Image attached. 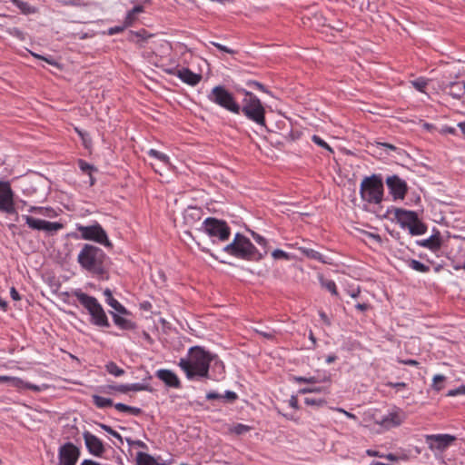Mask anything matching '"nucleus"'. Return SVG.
<instances>
[{"mask_svg": "<svg viewBox=\"0 0 465 465\" xmlns=\"http://www.w3.org/2000/svg\"><path fill=\"white\" fill-rule=\"evenodd\" d=\"M143 11V5H135L132 10H130L125 17L124 24L125 26L131 25L135 20V15L142 13Z\"/></svg>", "mask_w": 465, "mask_h": 465, "instance_id": "473e14b6", "label": "nucleus"}, {"mask_svg": "<svg viewBox=\"0 0 465 465\" xmlns=\"http://www.w3.org/2000/svg\"><path fill=\"white\" fill-rule=\"evenodd\" d=\"M74 296L77 298L79 302L89 312L92 317V322L94 325L100 327L110 326L107 316L96 298L89 296L81 291H75Z\"/></svg>", "mask_w": 465, "mask_h": 465, "instance_id": "39448f33", "label": "nucleus"}, {"mask_svg": "<svg viewBox=\"0 0 465 465\" xmlns=\"http://www.w3.org/2000/svg\"><path fill=\"white\" fill-rule=\"evenodd\" d=\"M105 369H106V371H107L110 374H112V375H114V376H115V377H119V376H122V375H124V369H122V368H120V367H118V366L116 365V363H115V362H114V361H109V362L105 365Z\"/></svg>", "mask_w": 465, "mask_h": 465, "instance_id": "f704fd0d", "label": "nucleus"}, {"mask_svg": "<svg viewBox=\"0 0 465 465\" xmlns=\"http://www.w3.org/2000/svg\"><path fill=\"white\" fill-rule=\"evenodd\" d=\"M201 219V209L196 207H188L184 213V221L187 224L193 225L194 222Z\"/></svg>", "mask_w": 465, "mask_h": 465, "instance_id": "393cba45", "label": "nucleus"}, {"mask_svg": "<svg viewBox=\"0 0 465 465\" xmlns=\"http://www.w3.org/2000/svg\"><path fill=\"white\" fill-rule=\"evenodd\" d=\"M394 214L397 222L402 228H409L418 218V214L415 212L400 208L395 209Z\"/></svg>", "mask_w": 465, "mask_h": 465, "instance_id": "f3484780", "label": "nucleus"}, {"mask_svg": "<svg viewBox=\"0 0 465 465\" xmlns=\"http://www.w3.org/2000/svg\"><path fill=\"white\" fill-rule=\"evenodd\" d=\"M304 402L306 405L322 407L326 404V401L323 399L305 398Z\"/></svg>", "mask_w": 465, "mask_h": 465, "instance_id": "ea45409f", "label": "nucleus"}, {"mask_svg": "<svg viewBox=\"0 0 465 465\" xmlns=\"http://www.w3.org/2000/svg\"><path fill=\"white\" fill-rule=\"evenodd\" d=\"M0 211L6 213H15L14 193L8 182L0 181Z\"/></svg>", "mask_w": 465, "mask_h": 465, "instance_id": "f8f14e48", "label": "nucleus"}, {"mask_svg": "<svg viewBox=\"0 0 465 465\" xmlns=\"http://www.w3.org/2000/svg\"><path fill=\"white\" fill-rule=\"evenodd\" d=\"M360 193L363 201L370 203H380L383 196L381 179L376 174L365 177L361 183Z\"/></svg>", "mask_w": 465, "mask_h": 465, "instance_id": "423d86ee", "label": "nucleus"}, {"mask_svg": "<svg viewBox=\"0 0 465 465\" xmlns=\"http://www.w3.org/2000/svg\"><path fill=\"white\" fill-rule=\"evenodd\" d=\"M206 399L207 400H218V399H223V395L222 394H219L215 391H210L206 394Z\"/></svg>", "mask_w": 465, "mask_h": 465, "instance_id": "13d9d810", "label": "nucleus"}, {"mask_svg": "<svg viewBox=\"0 0 465 465\" xmlns=\"http://www.w3.org/2000/svg\"><path fill=\"white\" fill-rule=\"evenodd\" d=\"M402 422L401 416L397 412H391L384 416L380 421H377L380 425L386 429L397 427Z\"/></svg>", "mask_w": 465, "mask_h": 465, "instance_id": "aec40b11", "label": "nucleus"}, {"mask_svg": "<svg viewBox=\"0 0 465 465\" xmlns=\"http://www.w3.org/2000/svg\"><path fill=\"white\" fill-rule=\"evenodd\" d=\"M366 454L370 457H379V458H383L384 454L383 453H380L379 451L377 450H366Z\"/></svg>", "mask_w": 465, "mask_h": 465, "instance_id": "bf43d9fd", "label": "nucleus"}, {"mask_svg": "<svg viewBox=\"0 0 465 465\" xmlns=\"http://www.w3.org/2000/svg\"><path fill=\"white\" fill-rule=\"evenodd\" d=\"M445 381V377L443 375L438 374L433 378L432 387L435 391H440L442 389V383Z\"/></svg>", "mask_w": 465, "mask_h": 465, "instance_id": "79ce46f5", "label": "nucleus"}, {"mask_svg": "<svg viewBox=\"0 0 465 465\" xmlns=\"http://www.w3.org/2000/svg\"><path fill=\"white\" fill-rule=\"evenodd\" d=\"M289 402L292 408L298 409V399L295 396H292Z\"/></svg>", "mask_w": 465, "mask_h": 465, "instance_id": "338daca9", "label": "nucleus"}, {"mask_svg": "<svg viewBox=\"0 0 465 465\" xmlns=\"http://www.w3.org/2000/svg\"><path fill=\"white\" fill-rule=\"evenodd\" d=\"M456 437L450 434H429L425 435V442L428 448L434 451H444L447 450L454 441Z\"/></svg>", "mask_w": 465, "mask_h": 465, "instance_id": "9d476101", "label": "nucleus"}, {"mask_svg": "<svg viewBox=\"0 0 465 465\" xmlns=\"http://www.w3.org/2000/svg\"><path fill=\"white\" fill-rule=\"evenodd\" d=\"M420 246L428 248L431 251H438L441 246V239L440 232L432 234L428 239L422 240L418 242Z\"/></svg>", "mask_w": 465, "mask_h": 465, "instance_id": "412c9836", "label": "nucleus"}, {"mask_svg": "<svg viewBox=\"0 0 465 465\" xmlns=\"http://www.w3.org/2000/svg\"><path fill=\"white\" fill-rule=\"evenodd\" d=\"M128 388H129V391H152V389L150 388V386L148 384H144V383L128 384Z\"/></svg>", "mask_w": 465, "mask_h": 465, "instance_id": "a19ab883", "label": "nucleus"}, {"mask_svg": "<svg viewBox=\"0 0 465 465\" xmlns=\"http://www.w3.org/2000/svg\"><path fill=\"white\" fill-rule=\"evenodd\" d=\"M272 256L274 258V259H285V260H289L290 259V255L283 252L282 250H280V249H276L274 250L272 252Z\"/></svg>", "mask_w": 465, "mask_h": 465, "instance_id": "de8ad7c7", "label": "nucleus"}, {"mask_svg": "<svg viewBox=\"0 0 465 465\" xmlns=\"http://www.w3.org/2000/svg\"><path fill=\"white\" fill-rule=\"evenodd\" d=\"M156 377L161 380L166 386L179 389L181 388V381L177 375L166 369H161L156 371Z\"/></svg>", "mask_w": 465, "mask_h": 465, "instance_id": "a211bd4d", "label": "nucleus"}, {"mask_svg": "<svg viewBox=\"0 0 465 465\" xmlns=\"http://www.w3.org/2000/svg\"><path fill=\"white\" fill-rule=\"evenodd\" d=\"M211 44L213 45H214L216 48H218L219 50L223 51V52H225V53H228V54H234L235 53L232 49H230V48L226 47L225 45H221L219 43L211 42Z\"/></svg>", "mask_w": 465, "mask_h": 465, "instance_id": "864d4df0", "label": "nucleus"}, {"mask_svg": "<svg viewBox=\"0 0 465 465\" xmlns=\"http://www.w3.org/2000/svg\"><path fill=\"white\" fill-rule=\"evenodd\" d=\"M383 459H386L391 461H398L401 458L393 453H388V454H384Z\"/></svg>", "mask_w": 465, "mask_h": 465, "instance_id": "052dcab7", "label": "nucleus"}, {"mask_svg": "<svg viewBox=\"0 0 465 465\" xmlns=\"http://www.w3.org/2000/svg\"><path fill=\"white\" fill-rule=\"evenodd\" d=\"M254 331L267 340H272L275 337V331L268 327L265 329L255 328Z\"/></svg>", "mask_w": 465, "mask_h": 465, "instance_id": "4c0bfd02", "label": "nucleus"}, {"mask_svg": "<svg viewBox=\"0 0 465 465\" xmlns=\"http://www.w3.org/2000/svg\"><path fill=\"white\" fill-rule=\"evenodd\" d=\"M100 427L104 430L106 431L107 433L111 434L112 436H114V438L118 439L119 441L121 443H123V438L122 436L117 432L115 431L114 430H113L110 426L106 425V424H100Z\"/></svg>", "mask_w": 465, "mask_h": 465, "instance_id": "37998d69", "label": "nucleus"}, {"mask_svg": "<svg viewBox=\"0 0 465 465\" xmlns=\"http://www.w3.org/2000/svg\"><path fill=\"white\" fill-rule=\"evenodd\" d=\"M386 183L390 190V193L395 200L404 199L408 191V186L404 180L401 179L397 175H392L387 178Z\"/></svg>", "mask_w": 465, "mask_h": 465, "instance_id": "4468645a", "label": "nucleus"}, {"mask_svg": "<svg viewBox=\"0 0 465 465\" xmlns=\"http://www.w3.org/2000/svg\"><path fill=\"white\" fill-rule=\"evenodd\" d=\"M145 33H146V31L143 30V29L139 31V32H130V34H131L130 39L134 40V36L139 37V38H142V39H145V36H144Z\"/></svg>", "mask_w": 465, "mask_h": 465, "instance_id": "4d7b16f0", "label": "nucleus"}, {"mask_svg": "<svg viewBox=\"0 0 465 465\" xmlns=\"http://www.w3.org/2000/svg\"><path fill=\"white\" fill-rule=\"evenodd\" d=\"M411 235H420L426 232L427 226L417 218L416 222L413 223L409 228Z\"/></svg>", "mask_w": 465, "mask_h": 465, "instance_id": "c756f323", "label": "nucleus"}, {"mask_svg": "<svg viewBox=\"0 0 465 465\" xmlns=\"http://www.w3.org/2000/svg\"><path fill=\"white\" fill-rule=\"evenodd\" d=\"M10 294H11L12 299L15 301H19L21 299L18 292L15 290V287L11 288Z\"/></svg>", "mask_w": 465, "mask_h": 465, "instance_id": "0e129e2a", "label": "nucleus"}, {"mask_svg": "<svg viewBox=\"0 0 465 465\" xmlns=\"http://www.w3.org/2000/svg\"><path fill=\"white\" fill-rule=\"evenodd\" d=\"M83 437L88 451L94 456L101 457L105 450L102 440L89 431H84Z\"/></svg>", "mask_w": 465, "mask_h": 465, "instance_id": "2eb2a0df", "label": "nucleus"}, {"mask_svg": "<svg viewBox=\"0 0 465 465\" xmlns=\"http://www.w3.org/2000/svg\"><path fill=\"white\" fill-rule=\"evenodd\" d=\"M318 278H319V282L322 288L329 291L332 295H335V296L339 295L337 288H336V284L332 280L325 279L322 274H319Z\"/></svg>", "mask_w": 465, "mask_h": 465, "instance_id": "a878e982", "label": "nucleus"}, {"mask_svg": "<svg viewBox=\"0 0 465 465\" xmlns=\"http://www.w3.org/2000/svg\"><path fill=\"white\" fill-rule=\"evenodd\" d=\"M127 442L129 445H135L137 447H140V448H143V449H145L146 448V444L142 441V440H130V439H126Z\"/></svg>", "mask_w": 465, "mask_h": 465, "instance_id": "6e6d98bb", "label": "nucleus"}, {"mask_svg": "<svg viewBox=\"0 0 465 465\" xmlns=\"http://www.w3.org/2000/svg\"><path fill=\"white\" fill-rule=\"evenodd\" d=\"M93 402L97 408L103 409L113 406V401L99 395H93Z\"/></svg>", "mask_w": 465, "mask_h": 465, "instance_id": "2f4dec72", "label": "nucleus"}, {"mask_svg": "<svg viewBox=\"0 0 465 465\" xmlns=\"http://www.w3.org/2000/svg\"><path fill=\"white\" fill-rule=\"evenodd\" d=\"M355 307L359 311L365 312L370 308V305L368 303H357Z\"/></svg>", "mask_w": 465, "mask_h": 465, "instance_id": "69168bd1", "label": "nucleus"}, {"mask_svg": "<svg viewBox=\"0 0 465 465\" xmlns=\"http://www.w3.org/2000/svg\"><path fill=\"white\" fill-rule=\"evenodd\" d=\"M25 223L33 230L54 232L63 228V224L57 222H49L35 218L30 215H25Z\"/></svg>", "mask_w": 465, "mask_h": 465, "instance_id": "ddd939ff", "label": "nucleus"}, {"mask_svg": "<svg viewBox=\"0 0 465 465\" xmlns=\"http://www.w3.org/2000/svg\"><path fill=\"white\" fill-rule=\"evenodd\" d=\"M412 85L420 92H424L427 81L423 78H418L411 82Z\"/></svg>", "mask_w": 465, "mask_h": 465, "instance_id": "c03bdc74", "label": "nucleus"}, {"mask_svg": "<svg viewBox=\"0 0 465 465\" xmlns=\"http://www.w3.org/2000/svg\"><path fill=\"white\" fill-rule=\"evenodd\" d=\"M8 33L10 35H12L13 36L17 37L20 40L25 39V34L19 28H16V27L10 28V29H8Z\"/></svg>", "mask_w": 465, "mask_h": 465, "instance_id": "8fccbe9b", "label": "nucleus"}, {"mask_svg": "<svg viewBox=\"0 0 465 465\" xmlns=\"http://www.w3.org/2000/svg\"><path fill=\"white\" fill-rule=\"evenodd\" d=\"M223 251L236 258L246 261H260L266 254L267 250L259 251L243 234L237 232L232 242L223 248Z\"/></svg>", "mask_w": 465, "mask_h": 465, "instance_id": "7ed1b4c3", "label": "nucleus"}, {"mask_svg": "<svg viewBox=\"0 0 465 465\" xmlns=\"http://www.w3.org/2000/svg\"><path fill=\"white\" fill-rule=\"evenodd\" d=\"M459 394H465V385H462L455 390H451L449 391V396H456Z\"/></svg>", "mask_w": 465, "mask_h": 465, "instance_id": "5fc2aeb1", "label": "nucleus"}, {"mask_svg": "<svg viewBox=\"0 0 465 465\" xmlns=\"http://www.w3.org/2000/svg\"><path fill=\"white\" fill-rule=\"evenodd\" d=\"M106 260L107 256L101 248L88 243L83 246L77 256V262L83 269L99 276L106 272Z\"/></svg>", "mask_w": 465, "mask_h": 465, "instance_id": "f03ea898", "label": "nucleus"}, {"mask_svg": "<svg viewBox=\"0 0 465 465\" xmlns=\"http://www.w3.org/2000/svg\"><path fill=\"white\" fill-rule=\"evenodd\" d=\"M80 465H101L100 463L94 461L92 460H84L82 461Z\"/></svg>", "mask_w": 465, "mask_h": 465, "instance_id": "774afa93", "label": "nucleus"}, {"mask_svg": "<svg viewBox=\"0 0 465 465\" xmlns=\"http://www.w3.org/2000/svg\"><path fill=\"white\" fill-rule=\"evenodd\" d=\"M166 72L170 74H174L179 77L183 83L194 86L202 80V74L192 72L189 68L182 69H168Z\"/></svg>", "mask_w": 465, "mask_h": 465, "instance_id": "dca6fc26", "label": "nucleus"}, {"mask_svg": "<svg viewBox=\"0 0 465 465\" xmlns=\"http://www.w3.org/2000/svg\"><path fill=\"white\" fill-rule=\"evenodd\" d=\"M78 165H79V168L84 172V173H86L88 174H90L92 173L93 170H95V168L89 164L88 163H86L85 161L84 160H79L78 161Z\"/></svg>", "mask_w": 465, "mask_h": 465, "instance_id": "a18cd8bd", "label": "nucleus"}, {"mask_svg": "<svg viewBox=\"0 0 465 465\" xmlns=\"http://www.w3.org/2000/svg\"><path fill=\"white\" fill-rule=\"evenodd\" d=\"M80 456V450L72 442H66L59 448L57 465H75Z\"/></svg>", "mask_w": 465, "mask_h": 465, "instance_id": "9b49d317", "label": "nucleus"}, {"mask_svg": "<svg viewBox=\"0 0 465 465\" xmlns=\"http://www.w3.org/2000/svg\"><path fill=\"white\" fill-rule=\"evenodd\" d=\"M190 352L189 359L182 358L178 363L187 379L209 378L210 364L215 356L199 346L191 348Z\"/></svg>", "mask_w": 465, "mask_h": 465, "instance_id": "f257e3e1", "label": "nucleus"}, {"mask_svg": "<svg viewBox=\"0 0 465 465\" xmlns=\"http://www.w3.org/2000/svg\"><path fill=\"white\" fill-rule=\"evenodd\" d=\"M440 133L454 134L456 133V129H455V127H451V126H443L441 128Z\"/></svg>", "mask_w": 465, "mask_h": 465, "instance_id": "680f3d73", "label": "nucleus"}, {"mask_svg": "<svg viewBox=\"0 0 465 465\" xmlns=\"http://www.w3.org/2000/svg\"><path fill=\"white\" fill-rule=\"evenodd\" d=\"M77 231L81 233V238L84 240L94 241L106 247L112 246L106 232L98 223L88 226L78 225Z\"/></svg>", "mask_w": 465, "mask_h": 465, "instance_id": "1a4fd4ad", "label": "nucleus"}, {"mask_svg": "<svg viewBox=\"0 0 465 465\" xmlns=\"http://www.w3.org/2000/svg\"><path fill=\"white\" fill-rule=\"evenodd\" d=\"M400 362L404 365H411V366L419 365V362L416 360H412V359L401 360V361H400Z\"/></svg>", "mask_w": 465, "mask_h": 465, "instance_id": "e2e57ef3", "label": "nucleus"}, {"mask_svg": "<svg viewBox=\"0 0 465 465\" xmlns=\"http://www.w3.org/2000/svg\"><path fill=\"white\" fill-rule=\"evenodd\" d=\"M106 297V302L116 312L120 313H126L127 310L117 300L113 297V293L110 289H105L104 292Z\"/></svg>", "mask_w": 465, "mask_h": 465, "instance_id": "5701e85b", "label": "nucleus"}, {"mask_svg": "<svg viewBox=\"0 0 465 465\" xmlns=\"http://www.w3.org/2000/svg\"><path fill=\"white\" fill-rule=\"evenodd\" d=\"M312 140L317 145L328 150L330 153H333L332 148L326 142H324L320 136L314 134V135H312Z\"/></svg>", "mask_w": 465, "mask_h": 465, "instance_id": "58836bf2", "label": "nucleus"}, {"mask_svg": "<svg viewBox=\"0 0 465 465\" xmlns=\"http://www.w3.org/2000/svg\"><path fill=\"white\" fill-rule=\"evenodd\" d=\"M247 85L250 86V87H254L258 90H261L262 92H267L264 85L259 82H256V81H249L247 82Z\"/></svg>", "mask_w": 465, "mask_h": 465, "instance_id": "603ef678", "label": "nucleus"}, {"mask_svg": "<svg viewBox=\"0 0 465 465\" xmlns=\"http://www.w3.org/2000/svg\"><path fill=\"white\" fill-rule=\"evenodd\" d=\"M244 94L241 112L256 124L265 127V109L260 99L252 92L245 89L240 90Z\"/></svg>", "mask_w": 465, "mask_h": 465, "instance_id": "20e7f679", "label": "nucleus"}, {"mask_svg": "<svg viewBox=\"0 0 465 465\" xmlns=\"http://www.w3.org/2000/svg\"><path fill=\"white\" fill-rule=\"evenodd\" d=\"M11 2L25 15L35 14L37 11L35 6L30 5L27 2L22 0H11Z\"/></svg>", "mask_w": 465, "mask_h": 465, "instance_id": "cd10ccee", "label": "nucleus"}, {"mask_svg": "<svg viewBox=\"0 0 465 465\" xmlns=\"http://www.w3.org/2000/svg\"><path fill=\"white\" fill-rule=\"evenodd\" d=\"M109 389L114 390L116 391L126 393L129 391L128 384H121L117 386H108Z\"/></svg>", "mask_w": 465, "mask_h": 465, "instance_id": "3c124183", "label": "nucleus"}, {"mask_svg": "<svg viewBox=\"0 0 465 465\" xmlns=\"http://www.w3.org/2000/svg\"><path fill=\"white\" fill-rule=\"evenodd\" d=\"M136 463L137 465H158V462L153 456L142 451L137 453Z\"/></svg>", "mask_w": 465, "mask_h": 465, "instance_id": "bb28decb", "label": "nucleus"}, {"mask_svg": "<svg viewBox=\"0 0 465 465\" xmlns=\"http://www.w3.org/2000/svg\"><path fill=\"white\" fill-rule=\"evenodd\" d=\"M207 98L212 103L228 110L229 112L237 114L241 113L240 104L235 101L232 94H231L223 85L214 86L207 95Z\"/></svg>", "mask_w": 465, "mask_h": 465, "instance_id": "0eeeda50", "label": "nucleus"}, {"mask_svg": "<svg viewBox=\"0 0 465 465\" xmlns=\"http://www.w3.org/2000/svg\"><path fill=\"white\" fill-rule=\"evenodd\" d=\"M446 92L449 95L452 96L455 99H460L463 93V85H460V83L459 82H450L449 83L446 87Z\"/></svg>", "mask_w": 465, "mask_h": 465, "instance_id": "4be33fe9", "label": "nucleus"}, {"mask_svg": "<svg viewBox=\"0 0 465 465\" xmlns=\"http://www.w3.org/2000/svg\"><path fill=\"white\" fill-rule=\"evenodd\" d=\"M113 320L115 325H117L122 330H134L135 328V323L132 321L124 318L114 312H112Z\"/></svg>", "mask_w": 465, "mask_h": 465, "instance_id": "b1692460", "label": "nucleus"}, {"mask_svg": "<svg viewBox=\"0 0 465 465\" xmlns=\"http://www.w3.org/2000/svg\"><path fill=\"white\" fill-rule=\"evenodd\" d=\"M148 154L150 156L159 160L160 162L163 163L165 165H170L171 164L170 163V158L166 154H164V153H161V152H159V151H157L155 149H151L148 152Z\"/></svg>", "mask_w": 465, "mask_h": 465, "instance_id": "c9c22d12", "label": "nucleus"}, {"mask_svg": "<svg viewBox=\"0 0 465 465\" xmlns=\"http://www.w3.org/2000/svg\"><path fill=\"white\" fill-rule=\"evenodd\" d=\"M238 399L237 394L234 391H227L225 394L223 395V400L228 402H233Z\"/></svg>", "mask_w": 465, "mask_h": 465, "instance_id": "09e8293b", "label": "nucleus"}, {"mask_svg": "<svg viewBox=\"0 0 465 465\" xmlns=\"http://www.w3.org/2000/svg\"><path fill=\"white\" fill-rule=\"evenodd\" d=\"M251 234L253 238V240L258 243L260 244L261 246H262V251L266 249V245H267V241L265 238H263L262 236H261L260 234L254 232H251Z\"/></svg>", "mask_w": 465, "mask_h": 465, "instance_id": "49530a36", "label": "nucleus"}, {"mask_svg": "<svg viewBox=\"0 0 465 465\" xmlns=\"http://www.w3.org/2000/svg\"><path fill=\"white\" fill-rule=\"evenodd\" d=\"M0 382H7L16 388H26L34 391H39L41 389L39 386L25 382L23 380L16 377L2 376L0 375Z\"/></svg>", "mask_w": 465, "mask_h": 465, "instance_id": "6ab92c4d", "label": "nucleus"}, {"mask_svg": "<svg viewBox=\"0 0 465 465\" xmlns=\"http://www.w3.org/2000/svg\"><path fill=\"white\" fill-rule=\"evenodd\" d=\"M299 251L310 259L317 260L322 263L327 262L324 260L323 256L319 252H317L313 249L306 248V247H299Z\"/></svg>", "mask_w": 465, "mask_h": 465, "instance_id": "c85d7f7f", "label": "nucleus"}, {"mask_svg": "<svg viewBox=\"0 0 465 465\" xmlns=\"http://www.w3.org/2000/svg\"><path fill=\"white\" fill-rule=\"evenodd\" d=\"M203 232L210 237H216L219 241H227L231 235V229L226 222L216 218L208 217L203 223Z\"/></svg>", "mask_w": 465, "mask_h": 465, "instance_id": "6e6552de", "label": "nucleus"}, {"mask_svg": "<svg viewBox=\"0 0 465 465\" xmlns=\"http://www.w3.org/2000/svg\"><path fill=\"white\" fill-rule=\"evenodd\" d=\"M251 430H252V427L245 425V424L238 423V424L232 426L230 429V431L236 435H242V434H244V433L250 431Z\"/></svg>", "mask_w": 465, "mask_h": 465, "instance_id": "e433bc0d", "label": "nucleus"}, {"mask_svg": "<svg viewBox=\"0 0 465 465\" xmlns=\"http://www.w3.org/2000/svg\"><path fill=\"white\" fill-rule=\"evenodd\" d=\"M409 266L414 270V271H417L419 272H430V267L417 260H414V259H411L409 262Z\"/></svg>", "mask_w": 465, "mask_h": 465, "instance_id": "72a5a7b5", "label": "nucleus"}, {"mask_svg": "<svg viewBox=\"0 0 465 465\" xmlns=\"http://www.w3.org/2000/svg\"><path fill=\"white\" fill-rule=\"evenodd\" d=\"M114 406L117 411H122V412H129L132 415L138 416L142 413V410L140 408L128 406V405L121 403V402L116 403Z\"/></svg>", "mask_w": 465, "mask_h": 465, "instance_id": "7c9ffc66", "label": "nucleus"}]
</instances>
